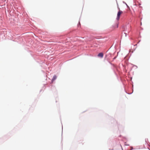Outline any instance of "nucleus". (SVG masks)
<instances>
[{
    "label": "nucleus",
    "instance_id": "3",
    "mask_svg": "<svg viewBox=\"0 0 150 150\" xmlns=\"http://www.w3.org/2000/svg\"><path fill=\"white\" fill-rule=\"evenodd\" d=\"M57 78V76L56 75H54V76L53 78L52 79V81H54Z\"/></svg>",
    "mask_w": 150,
    "mask_h": 150
},
{
    "label": "nucleus",
    "instance_id": "2",
    "mask_svg": "<svg viewBox=\"0 0 150 150\" xmlns=\"http://www.w3.org/2000/svg\"><path fill=\"white\" fill-rule=\"evenodd\" d=\"M98 57H103V53H99L98 54Z\"/></svg>",
    "mask_w": 150,
    "mask_h": 150
},
{
    "label": "nucleus",
    "instance_id": "1",
    "mask_svg": "<svg viewBox=\"0 0 150 150\" xmlns=\"http://www.w3.org/2000/svg\"><path fill=\"white\" fill-rule=\"evenodd\" d=\"M118 9L119 11L117 13V16L116 18V19L117 20H119L121 14L123 13V12L122 11L120 10L119 8H118Z\"/></svg>",
    "mask_w": 150,
    "mask_h": 150
}]
</instances>
